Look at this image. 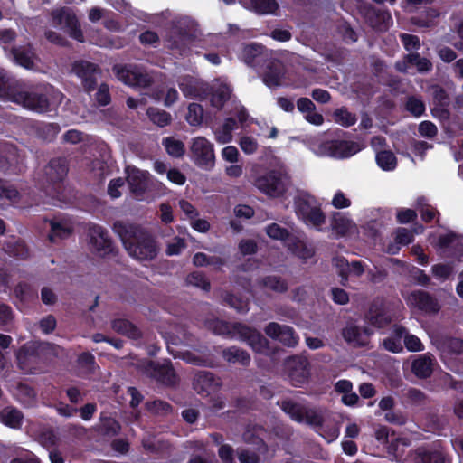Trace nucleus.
<instances>
[{
  "label": "nucleus",
  "mask_w": 463,
  "mask_h": 463,
  "mask_svg": "<svg viewBox=\"0 0 463 463\" xmlns=\"http://www.w3.org/2000/svg\"><path fill=\"white\" fill-rule=\"evenodd\" d=\"M8 80L6 72L0 69V97H7L11 101L34 112L51 111L63 99L62 93L52 87H46L44 93H38L15 88L10 89Z\"/></svg>",
  "instance_id": "obj_1"
},
{
  "label": "nucleus",
  "mask_w": 463,
  "mask_h": 463,
  "mask_svg": "<svg viewBox=\"0 0 463 463\" xmlns=\"http://www.w3.org/2000/svg\"><path fill=\"white\" fill-rule=\"evenodd\" d=\"M114 232L120 237L128 254L140 261L150 260L157 254V247L143 229L130 223L116 222Z\"/></svg>",
  "instance_id": "obj_2"
},
{
  "label": "nucleus",
  "mask_w": 463,
  "mask_h": 463,
  "mask_svg": "<svg viewBox=\"0 0 463 463\" xmlns=\"http://www.w3.org/2000/svg\"><path fill=\"white\" fill-rule=\"evenodd\" d=\"M209 328L216 335L247 342L257 353H266L268 351L267 339L260 332L245 325L240 323L229 324L217 319L210 322Z\"/></svg>",
  "instance_id": "obj_3"
},
{
  "label": "nucleus",
  "mask_w": 463,
  "mask_h": 463,
  "mask_svg": "<svg viewBox=\"0 0 463 463\" xmlns=\"http://www.w3.org/2000/svg\"><path fill=\"white\" fill-rule=\"evenodd\" d=\"M254 185L269 197L282 196L290 185L288 175L281 170H273L257 177Z\"/></svg>",
  "instance_id": "obj_4"
},
{
  "label": "nucleus",
  "mask_w": 463,
  "mask_h": 463,
  "mask_svg": "<svg viewBox=\"0 0 463 463\" xmlns=\"http://www.w3.org/2000/svg\"><path fill=\"white\" fill-rule=\"evenodd\" d=\"M364 145L352 140H331L323 142L313 147L314 152L321 156L335 159H345L360 152Z\"/></svg>",
  "instance_id": "obj_5"
},
{
  "label": "nucleus",
  "mask_w": 463,
  "mask_h": 463,
  "mask_svg": "<svg viewBox=\"0 0 463 463\" xmlns=\"http://www.w3.org/2000/svg\"><path fill=\"white\" fill-rule=\"evenodd\" d=\"M297 215L307 225L317 231L325 223L326 217L321 209L314 204L310 196H299L296 202Z\"/></svg>",
  "instance_id": "obj_6"
},
{
  "label": "nucleus",
  "mask_w": 463,
  "mask_h": 463,
  "mask_svg": "<svg viewBox=\"0 0 463 463\" xmlns=\"http://www.w3.org/2000/svg\"><path fill=\"white\" fill-rule=\"evenodd\" d=\"M281 409L297 422L307 423L316 427L320 426L322 423V415L318 411L307 408L291 400L283 401Z\"/></svg>",
  "instance_id": "obj_7"
},
{
  "label": "nucleus",
  "mask_w": 463,
  "mask_h": 463,
  "mask_svg": "<svg viewBox=\"0 0 463 463\" xmlns=\"http://www.w3.org/2000/svg\"><path fill=\"white\" fill-rule=\"evenodd\" d=\"M52 24L73 39L83 42V34L74 13L70 8L56 9L52 14Z\"/></svg>",
  "instance_id": "obj_8"
},
{
  "label": "nucleus",
  "mask_w": 463,
  "mask_h": 463,
  "mask_svg": "<svg viewBox=\"0 0 463 463\" xmlns=\"http://www.w3.org/2000/svg\"><path fill=\"white\" fill-rule=\"evenodd\" d=\"M192 158L201 167L209 169L213 166L215 154L213 144L204 137H196L192 139L190 146Z\"/></svg>",
  "instance_id": "obj_9"
},
{
  "label": "nucleus",
  "mask_w": 463,
  "mask_h": 463,
  "mask_svg": "<svg viewBox=\"0 0 463 463\" xmlns=\"http://www.w3.org/2000/svg\"><path fill=\"white\" fill-rule=\"evenodd\" d=\"M113 71L120 81L131 87H146L151 80L149 75L137 66L115 65Z\"/></svg>",
  "instance_id": "obj_10"
},
{
  "label": "nucleus",
  "mask_w": 463,
  "mask_h": 463,
  "mask_svg": "<svg viewBox=\"0 0 463 463\" xmlns=\"http://www.w3.org/2000/svg\"><path fill=\"white\" fill-rule=\"evenodd\" d=\"M52 348L48 343L31 342L25 344L17 352V360L22 370H30V365L43 355V353Z\"/></svg>",
  "instance_id": "obj_11"
},
{
  "label": "nucleus",
  "mask_w": 463,
  "mask_h": 463,
  "mask_svg": "<svg viewBox=\"0 0 463 463\" xmlns=\"http://www.w3.org/2000/svg\"><path fill=\"white\" fill-rule=\"evenodd\" d=\"M285 368L293 385L305 383L309 377V363L305 356H292L286 360Z\"/></svg>",
  "instance_id": "obj_12"
},
{
  "label": "nucleus",
  "mask_w": 463,
  "mask_h": 463,
  "mask_svg": "<svg viewBox=\"0 0 463 463\" xmlns=\"http://www.w3.org/2000/svg\"><path fill=\"white\" fill-rule=\"evenodd\" d=\"M126 172L130 192L137 200H142L151 184L149 173L135 166H128Z\"/></svg>",
  "instance_id": "obj_13"
},
{
  "label": "nucleus",
  "mask_w": 463,
  "mask_h": 463,
  "mask_svg": "<svg viewBox=\"0 0 463 463\" xmlns=\"http://www.w3.org/2000/svg\"><path fill=\"white\" fill-rule=\"evenodd\" d=\"M88 238L90 249L100 256L111 251V241L108 232L99 224H89Z\"/></svg>",
  "instance_id": "obj_14"
},
{
  "label": "nucleus",
  "mask_w": 463,
  "mask_h": 463,
  "mask_svg": "<svg viewBox=\"0 0 463 463\" xmlns=\"http://www.w3.org/2000/svg\"><path fill=\"white\" fill-rule=\"evenodd\" d=\"M144 372L149 377L164 384L173 385L176 382L175 373L170 362L156 364L152 361H146L144 362Z\"/></svg>",
  "instance_id": "obj_15"
},
{
  "label": "nucleus",
  "mask_w": 463,
  "mask_h": 463,
  "mask_svg": "<svg viewBox=\"0 0 463 463\" xmlns=\"http://www.w3.org/2000/svg\"><path fill=\"white\" fill-rule=\"evenodd\" d=\"M407 304L424 313L435 314L440 309L438 301L423 290H413L404 296Z\"/></svg>",
  "instance_id": "obj_16"
},
{
  "label": "nucleus",
  "mask_w": 463,
  "mask_h": 463,
  "mask_svg": "<svg viewBox=\"0 0 463 463\" xmlns=\"http://www.w3.org/2000/svg\"><path fill=\"white\" fill-rule=\"evenodd\" d=\"M344 339L352 346H365L369 344L373 331L367 326H361L349 322L342 331Z\"/></svg>",
  "instance_id": "obj_17"
},
{
  "label": "nucleus",
  "mask_w": 463,
  "mask_h": 463,
  "mask_svg": "<svg viewBox=\"0 0 463 463\" xmlns=\"http://www.w3.org/2000/svg\"><path fill=\"white\" fill-rule=\"evenodd\" d=\"M265 333L288 347H294L298 343V337L293 328L288 326L271 322L265 327Z\"/></svg>",
  "instance_id": "obj_18"
},
{
  "label": "nucleus",
  "mask_w": 463,
  "mask_h": 463,
  "mask_svg": "<svg viewBox=\"0 0 463 463\" xmlns=\"http://www.w3.org/2000/svg\"><path fill=\"white\" fill-rule=\"evenodd\" d=\"M72 71L81 80L86 90L94 89L99 74L98 67L95 64L84 61H76L72 66Z\"/></svg>",
  "instance_id": "obj_19"
},
{
  "label": "nucleus",
  "mask_w": 463,
  "mask_h": 463,
  "mask_svg": "<svg viewBox=\"0 0 463 463\" xmlns=\"http://www.w3.org/2000/svg\"><path fill=\"white\" fill-rule=\"evenodd\" d=\"M268 50L258 43H250L241 47L239 58L247 65L258 67L266 61Z\"/></svg>",
  "instance_id": "obj_20"
},
{
  "label": "nucleus",
  "mask_w": 463,
  "mask_h": 463,
  "mask_svg": "<svg viewBox=\"0 0 463 463\" xmlns=\"http://www.w3.org/2000/svg\"><path fill=\"white\" fill-rule=\"evenodd\" d=\"M220 385V380L215 378L212 373L205 371L199 372L193 383L194 389L203 396L215 392Z\"/></svg>",
  "instance_id": "obj_21"
},
{
  "label": "nucleus",
  "mask_w": 463,
  "mask_h": 463,
  "mask_svg": "<svg viewBox=\"0 0 463 463\" xmlns=\"http://www.w3.org/2000/svg\"><path fill=\"white\" fill-rule=\"evenodd\" d=\"M179 87L186 98L195 99L206 96V84L193 76L183 77L179 81Z\"/></svg>",
  "instance_id": "obj_22"
},
{
  "label": "nucleus",
  "mask_w": 463,
  "mask_h": 463,
  "mask_svg": "<svg viewBox=\"0 0 463 463\" xmlns=\"http://www.w3.org/2000/svg\"><path fill=\"white\" fill-rule=\"evenodd\" d=\"M232 91V90L228 83L219 80H214L211 86V105L221 109L224 103L231 99Z\"/></svg>",
  "instance_id": "obj_23"
},
{
  "label": "nucleus",
  "mask_w": 463,
  "mask_h": 463,
  "mask_svg": "<svg viewBox=\"0 0 463 463\" xmlns=\"http://www.w3.org/2000/svg\"><path fill=\"white\" fill-rule=\"evenodd\" d=\"M434 367V359L430 354H423L412 357L411 369V372L420 379L428 378L431 375Z\"/></svg>",
  "instance_id": "obj_24"
},
{
  "label": "nucleus",
  "mask_w": 463,
  "mask_h": 463,
  "mask_svg": "<svg viewBox=\"0 0 463 463\" xmlns=\"http://www.w3.org/2000/svg\"><path fill=\"white\" fill-rule=\"evenodd\" d=\"M267 71L263 73V82L269 88H274L282 85L284 71L282 64L278 61H267Z\"/></svg>",
  "instance_id": "obj_25"
},
{
  "label": "nucleus",
  "mask_w": 463,
  "mask_h": 463,
  "mask_svg": "<svg viewBox=\"0 0 463 463\" xmlns=\"http://www.w3.org/2000/svg\"><path fill=\"white\" fill-rule=\"evenodd\" d=\"M409 66H415L419 72H427L431 70V62L426 59L421 58L418 53H409L403 61L396 63V68L400 71H407Z\"/></svg>",
  "instance_id": "obj_26"
},
{
  "label": "nucleus",
  "mask_w": 463,
  "mask_h": 463,
  "mask_svg": "<svg viewBox=\"0 0 463 463\" xmlns=\"http://www.w3.org/2000/svg\"><path fill=\"white\" fill-rule=\"evenodd\" d=\"M435 246L439 250H452L453 252L449 254L451 256L463 252L462 238L450 232L440 235Z\"/></svg>",
  "instance_id": "obj_27"
},
{
  "label": "nucleus",
  "mask_w": 463,
  "mask_h": 463,
  "mask_svg": "<svg viewBox=\"0 0 463 463\" xmlns=\"http://www.w3.org/2000/svg\"><path fill=\"white\" fill-rule=\"evenodd\" d=\"M437 347L441 352V358L445 364L449 362V355L463 353V340L459 338H447L439 342Z\"/></svg>",
  "instance_id": "obj_28"
},
{
  "label": "nucleus",
  "mask_w": 463,
  "mask_h": 463,
  "mask_svg": "<svg viewBox=\"0 0 463 463\" xmlns=\"http://www.w3.org/2000/svg\"><path fill=\"white\" fill-rule=\"evenodd\" d=\"M332 229L338 236H345L356 232L355 223L346 215L336 213L332 221Z\"/></svg>",
  "instance_id": "obj_29"
},
{
  "label": "nucleus",
  "mask_w": 463,
  "mask_h": 463,
  "mask_svg": "<svg viewBox=\"0 0 463 463\" xmlns=\"http://www.w3.org/2000/svg\"><path fill=\"white\" fill-rule=\"evenodd\" d=\"M287 247L292 253L304 260L311 259L315 253L311 244L298 237L288 240Z\"/></svg>",
  "instance_id": "obj_30"
},
{
  "label": "nucleus",
  "mask_w": 463,
  "mask_h": 463,
  "mask_svg": "<svg viewBox=\"0 0 463 463\" xmlns=\"http://www.w3.org/2000/svg\"><path fill=\"white\" fill-rule=\"evenodd\" d=\"M51 233L49 238L52 241L56 239H64L69 237L73 231V224L70 219H59L50 222Z\"/></svg>",
  "instance_id": "obj_31"
},
{
  "label": "nucleus",
  "mask_w": 463,
  "mask_h": 463,
  "mask_svg": "<svg viewBox=\"0 0 463 463\" xmlns=\"http://www.w3.org/2000/svg\"><path fill=\"white\" fill-rule=\"evenodd\" d=\"M237 128L236 120L229 117L225 118L223 123L218 128L213 130L214 134L215 140L219 144H228L232 140L233 135L232 132Z\"/></svg>",
  "instance_id": "obj_32"
},
{
  "label": "nucleus",
  "mask_w": 463,
  "mask_h": 463,
  "mask_svg": "<svg viewBox=\"0 0 463 463\" xmlns=\"http://www.w3.org/2000/svg\"><path fill=\"white\" fill-rule=\"evenodd\" d=\"M48 182L55 184L61 182L67 175L68 169L62 159H54L44 169Z\"/></svg>",
  "instance_id": "obj_33"
},
{
  "label": "nucleus",
  "mask_w": 463,
  "mask_h": 463,
  "mask_svg": "<svg viewBox=\"0 0 463 463\" xmlns=\"http://www.w3.org/2000/svg\"><path fill=\"white\" fill-rule=\"evenodd\" d=\"M9 55L20 66L25 69H33L35 56L30 47L14 48Z\"/></svg>",
  "instance_id": "obj_34"
},
{
  "label": "nucleus",
  "mask_w": 463,
  "mask_h": 463,
  "mask_svg": "<svg viewBox=\"0 0 463 463\" xmlns=\"http://www.w3.org/2000/svg\"><path fill=\"white\" fill-rule=\"evenodd\" d=\"M23 418V413L13 407H6L0 411V422L12 429H20Z\"/></svg>",
  "instance_id": "obj_35"
},
{
  "label": "nucleus",
  "mask_w": 463,
  "mask_h": 463,
  "mask_svg": "<svg viewBox=\"0 0 463 463\" xmlns=\"http://www.w3.org/2000/svg\"><path fill=\"white\" fill-rule=\"evenodd\" d=\"M405 333V328L401 326H395L393 328V335L385 338L383 341L384 348L392 353H400L403 347L402 338Z\"/></svg>",
  "instance_id": "obj_36"
},
{
  "label": "nucleus",
  "mask_w": 463,
  "mask_h": 463,
  "mask_svg": "<svg viewBox=\"0 0 463 463\" xmlns=\"http://www.w3.org/2000/svg\"><path fill=\"white\" fill-rule=\"evenodd\" d=\"M193 262L197 267H212L218 270L224 264V260L219 256H208L205 253L198 252L193 258Z\"/></svg>",
  "instance_id": "obj_37"
},
{
  "label": "nucleus",
  "mask_w": 463,
  "mask_h": 463,
  "mask_svg": "<svg viewBox=\"0 0 463 463\" xmlns=\"http://www.w3.org/2000/svg\"><path fill=\"white\" fill-rule=\"evenodd\" d=\"M14 396L26 407H32L36 403V393L34 390L26 384H19Z\"/></svg>",
  "instance_id": "obj_38"
},
{
  "label": "nucleus",
  "mask_w": 463,
  "mask_h": 463,
  "mask_svg": "<svg viewBox=\"0 0 463 463\" xmlns=\"http://www.w3.org/2000/svg\"><path fill=\"white\" fill-rule=\"evenodd\" d=\"M223 357L229 363H239L242 365L249 364L250 361L247 352L235 346L223 350Z\"/></svg>",
  "instance_id": "obj_39"
},
{
  "label": "nucleus",
  "mask_w": 463,
  "mask_h": 463,
  "mask_svg": "<svg viewBox=\"0 0 463 463\" xmlns=\"http://www.w3.org/2000/svg\"><path fill=\"white\" fill-rule=\"evenodd\" d=\"M376 163L383 171H392L397 165V160L394 154L389 150L377 152Z\"/></svg>",
  "instance_id": "obj_40"
},
{
  "label": "nucleus",
  "mask_w": 463,
  "mask_h": 463,
  "mask_svg": "<svg viewBox=\"0 0 463 463\" xmlns=\"http://www.w3.org/2000/svg\"><path fill=\"white\" fill-rule=\"evenodd\" d=\"M112 327L116 332L131 338H136L139 335L137 328L126 319H115L112 322Z\"/></svg>",
  "instance_id": "obj_41"
},
{
  "label": "nucleus",
  "mask_w": 463,
  "mask_h": 463,
  "mask_svg": "<svg viewBox=\"0 0 463 463\" xmlns=\"http://www.w3.org/2000/svg\"><path fill=\"white\" fill-rule=\"evenodd\" d=\"M167 154L174 157H180L184 154V145L182 141L170 137L163 140Z\"/></svg>",
  "instance_id": "obj_42"
},
{
  "label": "nucleus",
  "mask_w": 463,
  "mask_h": 463,
  "mask_svg": "<svg viewBox=\"0 0 463 463\" xmlns=\"http://www.w3.org/2000/svg\"><path fill=\"white\" fill-rule=\"evenodd\" d=\"M146 113L150 120L161 128L169 125L172 120L171 115L168 112L159 109L149 108Z\"/></svg>",
  "instance_id": "obj_43"
},
{
  "label": "nucleus",
  "mask_w": 463,
  "mask_h": 463,
  "mask_svg": "<svg viewBox=\"0 0 463 463\" xmlns=\"http://www.w3.org/2000/svg\"><path fill=\"white\" fill-rule=\"evenodd\" d=\"M253 10L260 14H274L278 9L276 0H250Z\"/></svg>",
  "instance_id": "obj_44"
},
{
  "label": "nucleus",
  "mask_w": 463,
  "mask_h": 463,
  "mask_svg": "<svg viewBox=\"0 0 463 463\" xmlns=\"http://www.w3.org/2000/svg\"><path fill=\"white\" fill-rule=\"evenodd\" d=\"M455 269V265L453 262L449 263H439L433 265L431 268V271L433 276L439 280L448 279L453 273Z\"/></svg>",
  "instance_id": "obj_45"
},
{
  "label": "nucleus",
  "mask_w": 463,
  "mask_h": 463,
  "mask_svg": "<svg viewBox=\"0 0 463 463\" xmlns=\"http://www.w3.org/2000/svg\"><path fill=\"white\" fill-rule=\"evenodd\" d=\"M203 109L201 105L191 103L188 106V112L185 117L186 121L191 126H200L203 121Z\"/></svg>",
  "instance_id": "obj_46"
},
{
  "label": "nucleus",
  "mask_w": 463,
  "mask_h": 463,
  "mask_svg": "<svg viewBox=\"0 0 463 463\" xmlns=\"http://www.w3.org/2000/svg\"><path fill=\"white\" fill-rule=\"evenodd\" d=\"M266 232L269 238L284 241L286 246L288 240L295 238L294 236H289L288 231L277 223L267 226Z\"/></svg>",
  "instance_id": "obj_47"
},
{
  "label": "nucleus",
  "mask_w": 463,
  "mask_h": 463,
  "mask_svg": "<svg viewBox=\"0 0 463 463\" xmlns=\"http://www.w3.org/2000/svg\"><path fill=\"white\" fill-rule=\"evenodd\" d=\"M334 120L335 123L348 128L356 122V118L346 109H338L334 112Z\"/></svg>",
  "instance_id": "obj_48"
},
{
  "label": "nucleus",
  "mask_w": 463,
  "mask_h": 463,
  "mask_svg": "<svg viewBox=\"0 0 463 463\" xmlns=\"http://www.w3.org/2000/svg\"><path fill=\"white\" fill-rule=\"evenodd\" d=\"M239 146L246 155H252L259 148L257 139L251 136H242L239 140Z\"/></svg>",
  "instance_id": "obj_49"
},
{
  "label": "nucleus",
  "mask_w": 463,
  "mask_h": 463,
  "mask_svg": "<svg viewBox=\"0 0 463 463\" xmlns=\"http://www.w3.org/2000/svg\"><path fill=\"white\" fill-rule=\"evenodd\" d=\"M18 198L19 193L17 190L0 180V199H6L11 203H15Z\"/></svg>",
  "instance_id": "obj_50"
},
{
  "label": "nucleus",
  "mask_w": 463,
  "mask_h": 463,
  "mask_svg": "<svg viewBox=\"0 0 463 463\" xmlns=\"http://www.w3.org/2000/svg\"><path fill=\"white\" fill-rule=\"evenodd\" d=\"M263 286L267 289H271L275 292H283L287 289V284L276 276L267 277L263 280Z\"/></svg>",
  "instance_id": "obj_51"
},
{
  "label": "nucleus",
  "mask_w": 463,
  "mask_h": 463,
  "mask_svg": "<svg viewBox=\"0 0 463 463\" xmlns=\"http://www.w3.org/2000/svg\"><path fill=\"white\" fill-rule=\"evenodd\" d=\"M187 283L194 287L200 288L204 291L210 289V283L205 277L200 272H193L187 277Z\"/></svg>",
  "instance_id": "obj_52"
},
{
  "label": "nucleus",
  "mask_w": 463,
  "mask_h": 463,
  "mask_svg": "<svg viewBox=\"0 0 463 463\" xmlns=\"http://www.w3.org/2000/svg\"><path fill=\"white\" fill-rule=\"evenodd\" d=\"M402 338H403L405 347L410 352H420L424 349L423 344L421 343L420 338L417 337L416 335H409L405 332Z\"/></svg>",
  "instance_id": "obj_53"
},
{
  "label": "nucleus",
  "mask_w": 463,
  "mask_h": 463,
  "mask_svg": "<svg viewBox=\"0 0 463 463\" xmlns=\"http://www.w3.org/2000/svg\"><path fill=\"white\" fill-rule=\"evenodd\" d=\"M417 205L420 207V213L423 221L430 222L435 218L436 211L431 206L427 204L426 199L424 197L418 198Z\"/></svg>",
  "instance_id": "obj_54"
},
{
  "label": "nucleus",
  "mask_w": 463,
  "mask_h": 463,
  "mask_svg": "<svg viewBox=\"0 0 463 463\" xmlns=\"http://www.w3.org/2000/svg\"><path fill=\"white\" fill-rule=\"evenodd\" d=\"M368 321L371 325L381 328L390 323V317L382 311L377 314H373V311L371 309L368 315Z\"/></svg>",
  "instance_id": "obj_55"
},
{
  "label": "nucleus",
  "mask_w": 463,
  "mask_h": 463,
  "mask_svg": "<svg viewBox=\"0 0 463 463\" xmlns=\"http://www.w3.org/2000/svg\"><path fill=\"white\" fill-rule=\"evenodd\" d=\"M9 254L16 256L21 259H25L28 256V250L23 241H15L14 244H8L5 250Z\"/></svg>",
  "instance_id": "obj_56"
},
{
  "label": "nucleus",
  "mask_w": 463,
  "mask_h": 463,
  "mask_svg": "<svg viewBox=\"0 0 463 463\" xmlns=\"http://www.w3.org/2000/svg\"><path fill=\"white\" fill-rule=\"evenodd\" d=\"M407 110L410 111L415 117H420L425 110L423 102L414 97L409 98L406 103Z\"/></svg>",
  "instance_id": "obj_57"
},
{
  "label": "nucleus",
  "mask_w": 463,
  "mask_h": 463,
  "mask_svg": "<svg viewBox=\"0 0 463 463\" xmlns=\"http://www.w3.org/2000/svg\"><path fill=\"white\" fill-rule=\"evenodd\" d=\"M125 181L123 178L118 177L111 180L108 186V194L113 198H118L121 196V189L124 187Z\"/></svg>",
  "instance_id": "obj_58"
},
{
  "label": "nucleus",
  "mask_w": 463,
  "mask_h": 463,
  "mask_svg": "<svg viewBox=\"0 0 463 463\" xmlns=\"http://www.w3.org/2000/svg\"><path fill=\"white\" fill-rule=\"evenodd\" d=\"M225 301L238 312H247L249 310L248 302L233 295H227Z\"/></svg>",
  "instance_id": "obj_59"
},
{
  "label": "nucleus",
  "mask_w": 463,
  "mask_h": 463,
  "mask_svg": "<svg viewBox=\"0 0 463 463\" xmlns=\"http://www.w3.org/2000/svg\"><path fill=\"white\" fill-rule=\"evenodd\" d=\"M336 209L347 208L351 205V200L340 190L336 191L331 202Z\"/></svg>",
  "instance_id": "obj_60"
},
{
  "label": "nucleus",
  "mask_w": 463,
  "mask_h": 463,
  "mask_svg": "<svg viewBox=\"0 0 463 463\" xmlns=\"http://www.w3.org/2000/svg\"><path fill=\"white\" fill-rule=\"evenodd\" d=\"M221 156L223 160L231 164L237 163L239 160L240 153L237 147L233 146H227L222 148Z\"/></svg>",
  "instance_id": "obj_61"
},
{
  "label": "nucleus",
  "mask_w": 463,
  "mask_h": 463,
  "mask_svg": "<svg viewBox=\"0 0 463 463\" xmlns=\"http://www.w3.org/2000/svg\"><path fill=\"white\" fill-rule=\"evenodd\" d=\"M232 109L229 110V112L232 115H235L240 122H244L248 118V113L246 109L241 104V102L237 100L232 101Z\"/></svg>",
  "instance_id": "obj_62"
},
{
  "label": "nucleus",
  "mask_w": 463,
  "mask_h": 463,
  "mask_svg": "<svg viewBox=\"0 0 463 463\" xmlns=\"http://www.w3.org/2000/svg\"><path fill=\"white\" fill-rule=\"evenodd\" d=\"M401 38L407 51L411 52L420 48V39L417 36L403 33L401 35Z\"/></svg>",
  "instance_id": "obj_63"
},
{
  "label": "nucleus",
  "mask_w": 463,
  "mask_h": 463,
  "mask_svg": "<svg viewBox=\"0 0 463 463\" xmlns=\"http://www.w3.org/2000/svg\"><path fill=\"white\" fill-rule=\"evenodd\" d=\"M421 461L422 463H447L446 458L439 451L424 453Z\"/></svg>",
  "instance_id": "obj_64"
}]
</instances>
